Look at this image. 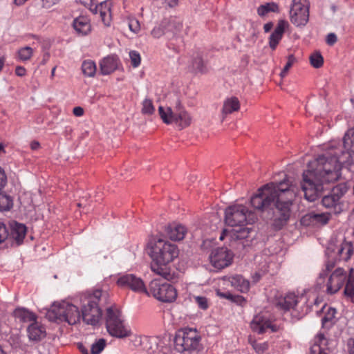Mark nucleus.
<instances>
[{"label": "nucleus", "mask_w": 354, "mask_h": 354, "mask_svg": "<svg viewBox=\"0 0 354 354\" xmlns=\"http://www.w3.org/2000/svg\"><path fill=\"white\" fill-rule=\"evenodd\" d=\"M353 153L354 129H351L346 132L342 147L331 146L326 154L308 162L301 183L305 198L315 201L323 189V184L337 180L342 165L351 163Z\"/></svg>", "instance_id": "obj_1"}, {"label": "nucleus", "mask_w": 354, "mask_h": 354, "mask_svg": "<svg viewBox=\"0 0 354 354\" xmlns=\"http://www.w3.org/2000/svg\"><path fill=\"white\" fill-rule=\"evenodd\" d=\"M295 192L287 179L280 183H270L258 189V193L251 198L252 206L258 210H264L274 205L273 225L281 229L288 221L290 206L295 197Z\"/></svg>", "instance_id": "obj_2"}, {"label": "nucleus", "mask_w": 354, "mask_h": 354, "mask_svg": "<svg viewBox=\"0 0 354 354\" xmlns=\"http://www.w3.org/2000/svg\"><path fill=\"white\" fill-rule=\"evenodd\" d=\"M178 256V249L175 244L158 239L151 248V271L167 280L172 279L174 274L167 265Z\"/></svg>", "instance_id": "obj_3"}, {"label": "nucleus", "mask_w": 354, "mask_h": 354, "mask_svg": "<svg viewBox=\"0 0 354 354\" xmlns=\"http://www.w3.org/2000/svg\"><path fill=\"white\" fill-rule=\"evenodd\" d=\"M102 296V291L97 289L92 294L84 295L82 299L83 304L81 319L86 324L95 325L98 323L102 315V311L97 303Z\"/></svg>", "instance_id": "obj_4"}, {"label": "nucleus", "mask_w": 354, "mask_h": 354, "mask_svg": "<svg viewBox=\"0 0 354 354\" xmlns=\"http://www.w3.org/2000/svg\"><path fill=\"white\" fill-rule=\"evenodd\" d=\"M48 317L50 320L66 322L70 325L75 324L81 319L78 308L64 301L55 303L48 311Z\"/></svg>", "instance_id": "obj_5"}, {"label": "nucleus", "mask_w": 354, "mask_h": 354, "mask_svg": "<svg viewBox=\"0 0 354 354\" xmlns=\"http://www.w3.org/2000/svg\"><path fill=\"white\" fill-rule=\"evenodd\" d=\"M158 113L160 118L165 124H175L180 129L187 127L192 123L191 115L181 106L179 102L177 103L174 111L170 107L164 108L160 106Z\"/></svg>", "instance_id": "obj_6"}, {"label": "nucleus", "mask_w": 354, "mask_h": 354, "mask_svg": "<svg viewBox=\"0 0 354 354\" xmlns=\"http://www.w3.org/2000/svg\"><path fill=\"white\" fill-rule=\"evenodd\" d=\"M257 220L256 215L242 205H235L225 209V221L227 225L241 227L253 223Z\"/></svg>", "instance_id": "obj_7"}, {"label": "nucleus", "mask_w": 354, "mask_h": 354, "mask_svg": "<svg viewBox=\"0 0 354 354\" xmlns=\"http://www.w3.org/2000/svg\"><path fill=\"white\" fill-rule=\"evenodd\" d=\"M200 341L201 337L196 329L185 328L176 334L174 347L179 353L195 351L199 348Z\"/></svg>", "instance_id": "obj_8"}, {"label": "nucleus", "mask_w": 354, "mask_h": 354, "mask_svg": "<svg viewBox=\"0 0 354 354\" xmlns=\"http://www.w3.org/2000/svg\"><path fill=\"white\" fill-rule=\"evenodd\" d=\"M328 272L326 269L320 272L317 281V285L319 288L326 286V293L333 295L338 292L344 284L347 277L346 272L343 268H337L330 274L326 282V278L328 276Z\"/></svg>", "instance_id": "obj_9"}, {"label": "nucleus", "mask_w": 354, "mask_h": 354, "mask_svg": "<svg viewBox=\"0 0 354 354\" xmlns=\"http://www.w3.org/2000/svg\"><path fill=\"white\" fill-rule=\"evenodd\" d=\"M106 326L109 333L118 338H124L131 335V330L126 327L122 313L115 308L106 309Z\"/></svg>", "instance_id": "obj_10"}, {"label": "nucleus", "mask_w": 354, "mask_h": 354, "mask_svg": "<svg viewBox=\"0 0 354 354\" xmlns=\"http://www.w3.org/2000/svg\"><path fill=\"white\" fill-rule=\"evenodd\" d=\"M353 253L352 245L348 242L330 243L326 249L328 260L326 263L327 271H330L337 261H347Z\"/></svg>", "instance_id": "obj_11"}, {"label": "nucleus", "mask_w": 354, "mask_h": 354, "mask_svg": "<svg viewBox=\"0 0 354 354\" xmlns=\"http://www.w3.org/2000/svg\"><path fill=\"white\" fill-rule=\"evenodd\" d=\"M149 291L156 299L165 303H171L176 301L177 291L176 288L167 282L159 279H153L149 284Z\"/></svg>", "instance_id": "obj_12"}, {"label": "nucleus", "mask_w": 354, "mask_h": 354, "mask_svg": "<svg viewBox=\"0 0 354 354\" xmlns=\"http://www.w3.org/2000/svg\"><path fill=\"white\" fill-rule=\"evenodd\" d=\"M347 191L348 187L346 183L337 185L328 195L322 198V203L323 206L330 209L335 214L341 213L343 210V204L341 199Z\"/></svg>", "instance_id": "obj_13"}, {"label": "nucleus", "mask_w": 354, "mask_h": 354, "mask_svg": "<svg viewBox=\"0 0 354 354\" xmlns=\"http://www.w3.org/2000/svg\"><path fill=\"white\" fill-rule=\"evenodd\" d=\"M290 21L297 27L305 26L309 20V6L306 0H292L290 10Z\"/></svg>", "instance_id": "obj_14"}, {"label": "nucleus", "mask_w": 354, "mask_h": 354, "mask_svg": "<svg viewBox=\"0 0 354 354\" xmlns=\"http://www.w3.org/2000/svg\"><path fill=\"white\" fill-rule=\"evenodd\" d=\"M233 253L227 248H217L212 250L209 259L212 266L223 269L230 266L233 259Z\"/></svg>", "instance_id": "obj_15"}, {"label": "nucleus", "mask_w": 354, "mask_h": 354, "mask_svg": "<svg viewBox=\"0 0 354 354\" xmlns=\"http://www.w3.org/2000/svg\"><path fill=\"white\" fill-rule=\"evenodd\" d=\"M116 283L121 288H128L134 292L148 294L142 279L133 274H125L120 276Z\"/></svg>", "instance_id": "obj_16"}, {"label": "nucleus", "mask_w": 354, "mask_h": 354, "mask_svg": "<svg viewBox=\"0 0 354 354\" xmlns=\"http://www.w3.org/2000/svg\"><path fill=\"white\" fill-rule=\"evenodd\" d=\"M79 2L88 8L93 14L99 13L102 21L105 26H109L111 22V10L106 1L98 5H94L93 0H79Z\"/></svg>", "instance_id": "obj_17"}, {"label": "nucleus", "mask_w": 354, "mask_h": 354, "mask_svg": "<svg viewBox=\"0 0 354 354\" xmlns=\"http://www.w3.org/2000/svg\"><path fill=\"white\" fill-rule=\"evenodd\" d=\"M330 217V213L312 211L303 216L300 222L304 226H320L327 224Z\"/></svg>", "instance_id": "obj_18"}, {"label": "nucleus", "mask_w": 354, "mask_h": 354, "mask_svg": "<svg viewBox=\"0 0 354 354\" xmlns=\"http://www.w3.org/2000/svg\"><path fill=\"white\" fill-rule=\"evenodd\" d=\"M335 342L329 341L324 334L319 333L314 339V344L310 348V354H330Z\"/></svg>", "instance_id": "obj_19"}, {"label": "nucleus", "mask_w": 354, "mask_h": 354, "mask_svg": "<svg viewBox=\"0 0 354 354\" xmlns=\"http://www.w3.org/2000/svg\"><path fill=\"white\" fill-rule=\"evenodd\" d=\"M288 23L285 20H279L273 32L269 37V46L272 50H275L279 41L281 40Z\"/></svg>", "instance_id": "obj_20"}, {"label": "nucleus", "mask_w": 354, "mask_h": 354, "mask_svg": "<svg viewBox=\"0 0 354 354\" xmlns=\"http://www.w3.org/2000/svg\"><path fill=\"white\" fill-rule=\"evenodd\" d=\"M187 232L186 227L180 223L169 224L166 228L167 236L172 241H181Z\"/></svg>", "instance_id": "obj_21"}, {"label": "nucleus", "mask_w": 354, "mask_h": 354, "mask_svg": "<svg viewBox=\"0 0 354 354\" xmlns=\"http://www.w3.org/2000/svg\"><path fill=\"white\" fill-rule=\"evenodd\" d=\"M8 234V239L15 240L17 245H19L22 243L26 236V227L24 224L17 222H11Z\"/></svg>", "instance_id": "obj_22"}, {"label": "nucleus", "mask_w": 354, "mask_h": 354, "mask_svg": "<svg viewBox=\"0 0 354 354\" xmlns=\"http://www.w3.org/2000/svg\"><path fill=\"white\" fill-rule=\"evenodd\" d=\"M299 302V297L294 293H288L284 297L278 299L276 307L284 311L294 308Z\"/></svg>", "instance_id": "obj_23"}, {"label": "nucleus", "mask_w": 354, "mask_h": 354, "mask_svg": "<svg viewBox=\"0 0 354 354\" xmlns=\"http://www.w3.org/2000/svg\"><path fill=\"white\" fill-rule=\"evenodd\" d=\"M252 330L259 334L265 333L268 329L270 328L272 331L275 329L269 320L264 319L261 316H256L250 324Z\"/></svg>", "instance_id": "obj_24"}, {"label": "nucleus", "mask_w": 354, "mask_h": 354, "mask_svg": "<svg viewBox=\"0 0 354 354\" xmlns=\"http://www.w3.org/2000/svg\"><path fill=\"white\" fill-rule=\"evenodd\" d=\"M73 26L77 34L86 35L91 30L90 20L85 16H80L75 18L73 22Z\"/></svg>", "instance_id": "obj_25"}, {"label": "nucleus", "mask_w": 354, "mask_h": 354, "mask_svg": "<svg viewBox=\"0 0 354 354\" xmlns=\"http://www.w3.org/2000/svg\"><path fill=\"white\" fill-rule=\"evenodd\" d=\"M230 285L241 292H246L250 288V283L241 275H234L225 278Z\"/></svg>", "instance_id": "obj_26"}, {"label": "nucleus", "mask_w": 354, "mask_h": 354, "mask_svg": "<svg viewBox=\"0 0 354 354\" xmlns=\"http://www.w3.org/2000/svg\"><path fill=\"white\" fill-rule=\"evenodd\" d=\"M118 65V59L113 55L104 57L100 62V71L102 75H109L115 71Z\"/></svg>", "instance_id": "obj_27"}, {"label": "nucleus", "mask_w": 354, "mask_h": 354, "mask_svg": "<svg viewBox=\"0 0 354 354\" xmlns=\"http://www.w3.org/2000/svg\"><path fill=\"white\" fill-rule=\"evenodd\" d=\"M13 315L17 320L21 323H33L37 319V316L34 313L23 307L17 308L13 312Z\"/></svg>", "instance_id": "obj_28"}, {"label": "nucleus", "mask_w": 354, "mask_h": 354, "mask_svg": "<svg viewBox=\"0 0 354 354\" xmlns=\"http://www.w3.org/2000/svg\"><path fill=\"white\" fill-rule=\"evenodd\" d=\"M27 331L29 339L32 341H39L46 336L44 328L36 321L28 326Z\"/></svg>", "instance_id": "obj_29"}, {"label": "nucleus", "mask_w": 354, "mask_h": 354, "mask_svg": "<svg viewBox=\"0 0 354 354\" xmlns=\"http://www.w3.org/2000/svg\"><path fill=\"white\" fill-rule=\"evenodd\" d=\"M240 109V102L236 97H230L226 98L223 102L221 113L223 118L227 115L238 111Z\"/></svg>", "instance_id": "obj_30"}, {"label": "nucleus", "mask_w": 354, "mask_h": 354, "mask_svg": "<svg viewBox=\"0 0 354 354\" xmlns=\"http://www.w3.org/2000/svg\"><path fill=\"white\" fill-rule=\"evenodd\" d=\"M183 28L182 22L177 19H171L166 26V30L167 32V37L171 39L170 32H172V37L177 35Z\"/></svg>", "instance_id": "obj_31"}, {"label": "nucleus", "mask_w": 354, "mask_h": 354, "mask_svg": "<svg viewBox=\"0 0 354 354\" xmlns=\"http://www.w3.org/2000/svg\"><path fill=\"white\" fill-rule=\"evenodd\" d=\"M344 295L354 300V269L351 268L344 290Z\"/></svg>", "instance_id": "obj_32"}, {"label": "nucleus", "mask_w": 354, "mask_h": 354, "mask_svg": "<svg viewBox=\"0 0 354 354\" xmlns=\"http://www.w3.org/2000/svg\"><path fill=\"white\" fill-rule=\"evenodd\" d=\"M270 12L277 13L279 12V8L277 3L274 2L266 3L263 5H261L257 8V13L261 17H263Z\"/></svg>", "instance_id": "obj_33"}, {"label": "nucleus", "mask_w": 354, "mask_h": 354, "mask_svg": "<svg viewBox=\"0 0 354 354\" xmlns=\"http://www.w3.org/2000/svg\"><path fill=\"white\" fill-rule=\"evenodd\" d=\"M192 68L196 73H205L207 71L206 64L200 55L192 59Z\"/></svg>", "instance_id": "obj_34"}, {"label": "nucleus", "mask_w": 354, "mask_h": 354, "mask_svg": "<svg viewBox=\"0 0 354 354\" xmlns=\"http://www.w3.org/2000/svg\"><path fill=\"white\" fill-rule=\"evenodd\" d=\"M336 310L329 307L322 319L324 327L330 328L334 323L336 315Z\"/></svg>", "instance_id": "obj_35"}, {"label": "nucleus", "mask_w": 354, "mask_h": 354, "mask_svg": "<svg viewBox=\"0 0 354 354\" xmlns=\"http://www.w3.org/2000/svg\"><path fill=\"white\" fill-rule=\"evenodd\" d=\"M95 63L92 60H85L82 64V71L84 75L93 77L96 73Z\"/></svg>", "instance_id": "obj_36"}, {"label": "nucleus", "mask_w": 354, "mask_h": 354, "mask_svg": "<svg viewBox=\"0 0 354 354\" xmlns=\"http://www.w3.org/2000/svg\"><path fill=\"white\" fill-rule=\"evenodd\" d=\"M33 55V49L30 46L21 48L17 51V59L22 62L30 60Z\"/></svg>", "instance_id": "obj_37"}, {"label": "nucleus", "mask_w": 354, "mask_h": 354, "mask_svg": "<svg viewBox=\"0 0 354 354\" xmlns=\"http://www.w3.org/2000/svg\"><path fill=\"white\" fill-rule=\"evenodd\" d=\"M13 206V200L11 196L0 194V210L8 211Z\"/></svg>", "instance_id": "obj_38"}, {"label": "nucleus", "mask_w": 354, "mask_h": 354, "mask_svg": "<svg viewBox=\"0 0 354 354\" xmlns=\"http://www.w3.org/2000/svg\"><path fill=\"white\" fill-rule=\"evenodd\" d=\"M238 229L233 230V236L237 239H245L249 237V234L252 231L251 227H237Z\"/></svg>", "instance_id": "obj_39"}, {"label": "nucleus", "mask_w": 354, "mask_h": 354, "mask_svg": "<svg viewBox=\"0 0 354 354\" xmlns=\"http://www.w3.org/2000/svg\"><path fill=\"white\" fill-rule=\"evenodd\" d=\"M250 344L257 354H267L268 344L267 342H257L250 341Z\"/></svg>", "instance_id": "obj_40"}, {"label": "nucleus", "mask_w": 354, "mask_h": 354, "mask_svg": "<svg viewBox=\"0 0 354 354\" xmlns=\"http://www.w3.org/2000/svg\"><path fill=\"white\" fill-rule=\"evenodd\" d=\"M310 62L314 68H319L322 66L324 59L320 53L316 52L310 56Z\"/></svg>", "instance_id": "obj_41"}, {"label": "nucleus", "mask_w": 354, "mask_h": 354, "mask_svg": "<svg viewBox=\"0 0 354 354\" xmlns=\"http://www.w3.org/2000/svg\"><path fill=\"white\" fill-rule=\"evenodd\" d=\"M106 342L104 339H100L91 346V351L92 354H100L104 348Z\"/></svg>", "instance_id": "obj_42"}, {"label": "nucleus", "mask_w": 354, "mask_h": 354, "mask_svg": "<svg viewBox=\"0 0 354 354\" xmlns=\"http://www.w3.org/2000/svg\"><path fill=\"white\" fill-rule=\"evenodd\" d=\"M155 111L152 101L149 99H145L142 102V113L145 115H151Z\"/></svg>", "instance_id": "obj_43"}, {"label": "nucleus", "mask_w": 354, "mask_h": 354, "mask_svg": "<svg viewBox=\"0 0 354 354\" xmlns=\"http://www.w3.org/2000/svg\"><path fill=\"white\" fill-rule=\"evenodd\" d=\"M194 302L198 305V306L203 309L206 310L209 307V302L207 299L203 296H194Z\"/></svg>", "instance_id": "obj_44"}, {"label": "nucleus", "mask_w": 354, "mask_h": 354, "mask_svg": "<svg viewBox=\"0 0 354 354\" xmlns=\"http://www.w3.org/2000/svg\"><path fill=\"white\" fill-rule=\"evenodd\" d=\"M166 30V26L160 25L153 28L151 30V35L154 38H160L162 35L167 36V32Z\"/></svg>", "instance_id": "obj_45"}, {"label": "nucleus", "mask_w": 354, "mask_h": 354, "mask_svg": "<svg viewBox=\"0 0 354 354\" xmlns=\"http://www.w3.org/2000/svg\"><path fill=\"white\" fill-rule=\"evenodd\" d=\"M129 57L131 59V63L133 67L137 68L141 62V58L139 53L136 50H131L129 52Z\"/></svg>", "instance_id": "obj_46"}, {"label": "nucleus", "mask_w": 354, "mask_h": 354, "mask_svg": "<svg viewBox=\"0 0 354 354\" xmlns=\"http://www.w3.org/2000/svg\"><path fill=\"white\" fill-rule=\"evenodd\" d=\"M128 26L131 31H132L133 32L136 33L140 30V23L135 18L129 19Z\"/></svg>", "instance_id": "obj_47"}, {"label": "nucleus", "mask_w": 354, "mask_h": 354, "mask_svg": "<svg viewBox=\"0 0 354 354\" xmlns=\"http://www.w3.org/2000/svg\"><path fill=\"white\" fill-rule=\"evenodd\" d=\"M8 236L9 234L8 228L3 223L0 222V243L8 239Z\"/></svg>", "instance_id": "obj_48"}, {"label": "nucleus", "mask_w": 354, "mask_h": 354, "mask_svg": "<svg viewBox=\"0 0 354 354\" xmlns=\"http://www.w3.org/2000/svg\"><path fill=\"white\" fill-rule=\"evenodd\" d=\"M295 59L292 55H290L288 56L287 63L285 65L284 68H283V70L281 71V74H280L282 77H285L286 75L288 70L292 66V64L295 62Z\"/></svg>", "instance_id": "obj_49"}, {"label": "nucleus", "mask_w": 354, "mask_h": 354, "mask_svg": "<svg viewBox=\"0 0 354 354\" xmlns=\"http://www.w3.org/2000/svg\"><path fill=\"white\" fill-rule=\"evenodd\" d=\"M7 183V177L4 170L0 167V190H1Z\"/></svg>", "instance_id": "obj_50"}, {"label": "nucleus", "mask_w": 354, "mask_h": 354, "mask_svg": "<svg viewBox=\"0 0 354 354\" xmlns=\"http://www.w3.org/2000/svg\"><path fill=\"white\" fill-rule=\"evenodd\" d=\"M60 0H41L42 6L45 8H50L59 2Z\"/></svg>", "instance_id": "obj_51"}, {"label": "nucleus", "mask_w": 354, "mask_h": 354, "mask_svg": "<svg viewBox=\"0 0 354 354\" xmlns=\"http://www.w3.org/2000/svg\"><path fill=\"white\" fill-rule=\"evenodd\" d=\"M337 38L335 33H329L326 37V43L330 46H333L337 41Z\"/></svg>", "instance_id": "obj_52"}, {"label": "nucleus", "mask_w": 354, "mask_h": 354, "mask_svg": "<svg viewBox=\"0 0 354 354\" xmlns=\"http://www.w3.org/2000/svg\"><path fill=\"white\" fill-rule=\"evenodd\" d=\"M217 295L221 298H225L231 301H236L235 297L229 292H221L220 291H218Z\"/></svg>", "instance_id": "obj_53"}, {"label": "nucleus", "mask_w": 354, "mask_h": 354, "mask_svg": "<svg viewBox=\"0 0 354 354\" xmlns=\"http://www.w3.org/2000/svg\"><path fill=\"white\" fill-rule=\"evenodd\" d=\"M162 4L165 7L174 8L178 3V0H162Z\"/></svg>", "instance_id": "obj_54"}, {"label": "nucleus", "mask_w": 354, "mask_h": 354, "mask_svg": "<svg viewBox=\"0 0 354 354\" xmlns=\"http://www.w3.org/2000/svg\"><path fill=\"white\" fill-rule=\"evenodd\" d=\"M26 69L24 67L18 66L15 68V73L17 76L23 77L26 75Z\"/></svg>", "instance_id": "obj_55"}, {"label": "nucleus", "mask_w": 354, "mask_h": 354, "mask_svg": "<svg viewBox=\"0 0 354 354\" xmlns=\"http://www.w3.org/2000/svg\"><path fill=\"white\" fill-rule=\"evenodd\" d=\"M73 113L75 116L80 117L84 114V109L80 106H76L73 109Z\"/></svg>", "instance_id": "obj_56"}, {"label": "nucleus", "mask_w": 354, "mask_h": 354, "mask_svg": "<svg viewBox=\"0 0 354 354\" xmlns=\"http://www.w3.org/2000/svg\"><path fill=\"white\" fill-rule=\"evenodd\" d=\"M349 354H354V337L348 341Z\"/></svg>", "instance_id": "obj_57"}, {"label": "nucleus", "mask_w": 354, "mask_h": 354, "mask_svg": "<svg viewBox=\"0 0 354 354\" xmlns=\"http://www.w3.org/2000/svg\"><path fill=\"white\" fill-rule=\"evenodd\" d=\"M272 28H273V23L272 22L266 23L263 26V30H264L265 32H270Z\"/></svg>", "instance_id": "obj_58"}, {"label": "nucleus", "mask_w": 354, "mask_h": 354, "mask_svg": "<svg viewBox=\"0 0 354 354\" xmlns=\"http://www.w3.org/2000/svg\"><path fill=\"white\" fill-rule=\"evenodd\" d=\"M40 144L39 142L34 140L30 142V148L32 150H37L39 148Z\"/></svg>", "instance_id": "obj_59"}, {"label": "nucleus", "mask_w": 354, "mask_h": 354, "mask_svg": "<svg viewBox=\"0 0 354 354\" xmlns=\"http://www.w3.org/2000/svg\"><path fill=\"white\" fill-rule=\"evenodd\" d=\"M79 348L82 354H89L87 349L85 348L82 345L79 346Z\"/></svg>", "instance_id": "obj_60"}, {"label": "nucleus", "mask_w": 354, "mask_h": 354, "mask_svg": "<svg viewBox=\"0 0 354 354\" xmlns=\"http://www.w3.org/2000/svg\"><path fill=\"white\" fill-rule=\"evenodd\" d=\"M5 63V58L3 57H0V72L1 71Z\"/></svg>", "instance_id": "obj_61"}, {"label": "nucleus", "mask_w": 354, "mask_h": 354, "mask_svg": "<svg viewBox=\"0 0 354 354\" xmlns=\"http://www.w3.org/2000/svg\"><path fill=\"white\" fill-rule=\"evenodd\" d=\"M49 57H50V54H49L48 53H46L44 54V59H43V62H46L48 59Z\"/></svg>", "instance_id": "obj_62"}, {"label": "nucleus", "mask_w": 354, "mask_h": 354, "mask_svg": "<svg viewBox=\"0 0 354 354\" xmlns=\"http://www.w3.org/2000/svg\"><path fill=\"white\" fill-rule=\"evenodd\" d=\"M0 354H6V353L3 350L1 346H0Z\"/></svg>", "instance_id": "obj_63"}, {"label": "nucleus", "mask_w": 354, "mask_h": 354, "mask_svg": "<svg viewBox=\"0 0 354 354\" xmlns=\"http://www.w3.org/2000/svg\"><path fill=\"white\" fill-rule=\"evenodd\" d=\"M55 67H54L53 69H52V71H51V75L53 76L55 75Z\"/></svg>", "instance_id": "obj_64"}]
</instances>
